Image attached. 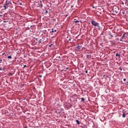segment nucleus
<instances>
[{
  "instance_id": "1",
  "label": "nucleus",
  "mask_w": 128,
  "mask_h": 128,
  "mask_svg": "<svg viewBox=\"0 0 128 128\" xmlns=\"http://www.w3.org/2000/svg\"><path fill=\"white\" fill-rule=\"evenodd\" d=\"M74 50L76 52H80L82 50V46L80 44H77L74 47Z\"/></svg>"
},
{
  "instance_id": "2",
  "label": "nucleus",
  "mask_w": 128,
  "mask_h": 128,
  "mask_svg": "<svg viewBox=\"0 0 128 128\" xmlns=\"http://www.w3.org/2000/svg\"><path fill=\"white\" fill-rule=\"evenodd\" d=\"M12 4V2L10 1H8L6 0V3L4 4V10H6V8H8V6H10V4Z\"/></svg>"
},
{
  "instance_id": "3",
  "label": "nucleus",
  "mask_w": 128,
  "mask_h": 128,
  "mask_svg": "<svg viewBox=\"0 0 128 128\" xmlns=\"http://www.w3.org/2000/svg\"><path fill=\"white\" fill-rule=\"evenodd\" d=\"M112 10H113L114 14H116L120 10V8H118V7L116 6L113 8Z\"/></svg>"
},
{
  "instance_id": "4",
  "label": "nucleus",
  "mask_w": 128,
  "mask_h": 128,
  "mask_svg": "<svg viewBox=\"0 0 128 128\" xmlns=\"http://www.w3.org/2000/svg\"><path fill=\"white\" fill-rule=\"evenodd\" d=\"M80 22H82V20H76V19H74V21L73 22V23L76 24V26H80Z\"/></svg>"
},
{
  "instance_id": "5",
  "label": "nucleus",
  "mask_w": 128,
  "mask_h": 128,
  "mask_svg": "<svg viewBox=\"0 0 128 128\" xmlns=\"http://www.w3.org/2000/svg\"><path fill=\"white\" fill-rule=\"evenodd\" d=\"M92 26H98V28L100 27V24L98 22H96V21H94L93 20H92Z\"/></svg>"
},
{
  "instance_id": "6",
  "label": "nucleus",
  "mask_w": 128,
  "mask_h": 128,
  "mask_svg": "<svg viewBox=\"0 0 128 128\" xmlns=\"http://www.w3.org/2000/svg\"><path fill=\"white\" fill-rule=\"evenodd\" d=\"M64 106L66 108H72V106L70 103H66L64 104Z\"/></svg>"
},
{
  "instance_id": "7",
  "label": "nucleus",
  "mask_w": 128,
  "mask_h": 128,
  "mask_svg": "<svg viewBox=\"0 0 128 128\" xmlns=\"http://www.w3.org/2000/svg\"><path fill=\"white\" fill-rule=\"evenodd\" d=\"M36 4H38L37 6H38L39 8H42V1L36 2Z\"/></svg>"
},
{
  "instance_id": "8",
  "label": "nucleus",
  "mask_w": 128,
  "mask_h": 128,
  "mask_svg": "<svg viewBox=\"0 0 128 128\" xmlns=\"http://www.w3.org/2000/svg\"><path fill=\"white\" fill-rule=\"evenodd\" d=\"M40 36V34H38L36 32H34L33 34V38H35V40H38V38H36V36Z\"/></svg>"
},
{
  "instance_id": "9",
  "label": "nucleus",
  "mask_w": 128,
  "mask_h": 128,
  "mask_svg": "<svg viewBox=\"0 0 128 128\" xmlns=\"http://www.w3.org/2000/svg\"><path fill=\"white\" fill-rule=\"evenodd\" d=\"M26 30H27L28 32H33L34 31L33 30H32V29L28 28V29H27Z\"/></svg>"
},
{
  "instance_id": "10",
  "label": "nucleus",
  "mask_w": 128,
  "mask_h": 128,
  "mask_svg": "<svg viewBox=\"0 0 128 128\" xmlns=\"http://www.w3.org/2000/svg\"><path fill=\"white\" fill-rule=\"evenodd\" d=\"M56 32V30H54V28L52 29V31H50V32Z\"/></svg>"
},
{
  "instance_id": "11",
  "label": "nucleus",
  "mask_w": 128,
  "mask_h": 128,
  "mask_svg": "<svg viewBox=\"0 0 128 128\" xmlns=\"http://www.w3.org/2000/svg\"><path fill=\"white\" fill-rule=\"evenodd\" d=\"M122 113H123V114L122 115V118H126V114L124 113V111L122 112Z\"/></svg>"
},
{
  "instance_id": "12",
  "label": "nucleus",
  "mask_w": 128,
  "mask_h": 128,
  "mask_svg": "<svg viewBox=\"0 0 128 128\" xmlns=\"http://www.w3.org/2000/svg\"><path fill=\"white\" fill-rule=\"evenodd\" d=\"M116 56H118V58H120V54H118V53H116Z\"/></svg>"
},
{
  "instance_id": "13",
  "label": "nucleus",
  "mask_w": 128,
  "mask_h": 128,
  "mask_svg": "<svg viewBox=\"0 0 128 128\" xmlns=\"http://www.w3.org/2000/svg\"><path fill=\"white\" fill-rule=\"evenodd\" d=\"M122 14L126 15V10H122Z\"/></svg>"
},
{
  "instance_id": "14",
  "label": "nucleus",
  "mask_w": 128,
  "mask_h": 128,
  "mask_svg": "<svg viewBox=\"0 0 128 128\" xmlns=\"http://www.w3.org/2000/svg\"><path fill=\"white\" fill-rule=\"evenodd\" d=\"M76 122L77 124H80V121L78 120H76Z\"/></svg>"
},
{
  "instance_id": "15",
  "label": "nucleus",
  "mask_w": 128,
  "mask_h": 128,
  "mask_svg": "<svg viewBox=\"0 0 128 128\" xmlns=\"http://www.w3.org/2000/svg\"><path fill=\"white\" fill-rule=\"evenodd\" d=\"M39 44H41V42H42V40L40 39L38 41Z\"/></svg>"
},
{
  "instance_id": "16",
  "label": "nucleus",
  "mask_w": 128,
  "mask_h": 128,
  "mask_svg": "<svg viewBox=\"0 0 128 128\" xmlns=\"http://www.w3.org/2000/svg\"><path fill=\"white\" fill-rule=\"evenodd\" d=\"M125 37H126V34H124L122 38H124Z\"/></svg>"
},
{
  "instance_id": "17",
  "label": "nucleus",
  "mask_w": 128,
  "mask_h": 128,
  "mask_svg": "<svg viewBox=\"0 0 128 128\" xmlns=\"http://www.w3.org/2000/svg\"><path fill=\"white\" fill-rule=\"evenodd\" d=\"M81 102H84V98H82V99H81Z\"/></svg>"
},
{
  "instance_id": "18",
  "label": "nucleus",
  "mask_w": 128,
  "mask_h": 128,
  "mask_svg": "<svg viewBox=\"0 0 128 128\" xmlns=\"http://www.w3.org/2000/svg\"><path fill=\"white\" fill-rule=\"evenodd\" d=\"M109 36H112H112H114V35L112 34V33H110L109 34Z\"/></svg>"
},
{
  "instance_id": "19",
  "label": "nucleus",
  "mask_w": 128,
  "mask_h": 128,
  "mask_svg": "<svg viewBox=\"0 0 128 128\" xmlns=\"http://www.w3.org/2000/svg\"><path fill=\"white\" fill-rule=\"evenodd\" d=\"M52 46H54V44H52L48 46H50V48Z\"/></svg>"
},
{
  "instance_id": "20",
  "label": "nucleus",
  "mask_w": 128,
  "mask_h": 128,
  "mask_svg": "<svg viewBox=\"0 0 128 128\" xmlns=\"http://www.w3.org/2000/svg\"><path fill=\"white\" fill-rule=\"evenodd\" d=\"M8 58H12V56H8Z\"/></svg>"
},
{
  "instance_id": "21",
  "label": "nucleus",
  "mask_w": 128,
  "mask_h": 128,
  "mask_svg": "<svg viewBox=\"0 0 128 128\" xmlns=\"http://www.w3.org/2000/svg\"><path fill=\"white\" fill-rule=\"evenodd\" d=\"M128 2V0H124V4H127Z\"/></svg>"
},
{
  "instance_id": "22",
  "label": "nucleus",
  "mask_w": 128,
  "mask_h": 128,
  "mask_svg": "<svg viewBox=\"0 0 128 128\" xmlns=\"http://www.w3.org/2000/svg\"><path fill=\"white\" fill-rule=\"evenodd\" d=\"M2 60L0 59V64H2Z\"/></svg>"
},
{
  "instance_id": "23",
  "label": "nucleus",
  "mask_w": 128,
  "mask_h": 128,
  "mask_svg": "<svg viewBox=\"0 0 128 128\" xmlns=\"http://www.w3.org/2000/svg\"><path fill=\"white\" fill-rule=\"evenodd\" d=\"M120 70H122V68H119Z\"/></svg>"
},
{
  "instance_id": "24",
  "label": "nucleus",
  "mask_w": 128,
  "mask_h": 128,
  "mask_svg": "<svg viewBox=\"0 0 128 128\" xmlns=\"http://www.w3.org/2000/svg\"><path fill=\"white\" fill-rule=\"evenodd\" d=\"M74 102H75L74 104H76V102H78V100H74Z\"/></svg>"
},
{
  "instance_id": "25",
  "label": "nucleus",
  "mask_w": 128,
  "mask_h": 128,
  "mask_svg": "<svg viewBox=\"0 0 128 128\" xmlns=\"http://www.w3.org/2000/svg\"><path fill=\"white\" fill-rule=\"evenodd\" d=\"M123 80H124V82H126V79L124 78V79H123Z\"/></svg>"
},
{
  "instance_id": "26",
  "label": "nucleus",
  "mask_w": 128,
  "mask_h": 128,
  "mask_svg": "<svg viewBox=\"0 0 128 128\" xmlns=\"http://www.w3.org/2000/svg\"><path fill=\"white\" fill-rule=\"evenodd\" d=\"M85 72H86V74H88V70H86L85 71Z\"/></svg>"
},
{
  "instance_id": "27",
  "label": "nucleus",
  "mask_w": 128,
  "mask_h": 128,
  "mask_svg": "<svg viewBox=\"0 0 128 128\" xmlns=\"http://www.w3.org/2000/svg\"><path fill=\"white\" fill-rule=\"evenodd\" d=\"M2 70V67H0V70Z\"/></svg>"
},
{
  "instance_id": "28",
  "label": "nucleus",
  "mask_w": 128,
  "mask_h": 128,
  "mask_svg": "<svg viewBox=\"0 0 128 128\" xmlns=\"http://www.w3.org/2000/svg\"><path fill=\"white\" fill-rule=\"evenodd\" d=\"M42 75H39V78H42Z\"/></svg>"
},
{
  "instance_id": "29",
  "label": "nucleus",
  "mask_w": 128,
  "mask_h": 128,
  "mask_svg": "<svg viewBox=\"0 0 128 128\" xmlns=\"http://www.w3.org/2000/svg\"><path fill=\"white\" fill-rule=\"evenodd\" d=\"M48 10L46 11V14H48Z\"/></svg>"
},
{
  "instance_id": "30",
  "label": "nucleus",
  "mask_w": 128,
  "mask_h": 128,
  "mask_svg": "<svg viewBox=\"0 0 128 128\" xmlns=\"http://www.w3.org/2000/svg\"><path fill=\"white\" fill-rule=\"evenodd\" d=\"M24 68H26V65H24Z\"/></svg>"
},
{
  "instance_id": "31",
  "label": "nucleus",
  "mask_w": 128,
  "mask_h": 128,
  "mask_svg": "<svg viewBox=\"0 0 128 128\" xmlns=\"http://www.w3.org/2000/svg\"><path fill=\"white\" fill-rule=\"evenodd\" d=\"M122 4H123V6H124V2H123L122 3Z\"/></svg>"
},
{
  "instance_id": "32",
  "label": "nucleus",
  "mask_w": 128,
  "mask_h": 128,
  "mask_svg": "<svg viewBox=\"0 0 128 128\" xmlns=\"http://www.w3.org/2000/svg\"><path fill=\"white\" fill-rule=\"evenodd\" d=\"M65 16L66 18V16H68V14L65 15Z\"/></svg>"
},
{
  "instance_id": "33",
  "label": "nucleus",
  "mask_w": 128,
  "mask_h": 128,
  "mask_svg": "<svg viewBox=\"0 0 128 128\" xmlns=\"http://www.w3.org/2000/svg\"><path fill=\"white\" fill-rule=\"evenodd\" d=\"M10 74L11 76H12V73H10Z\"/></svg>"
},
{
  "instance_id": "34",
  "label": "nucleus",
  "mask_w": 128,
  "mask_h": 128,
  "mask_svg": "<svg viewBox=\"0 0 128 128\" xmlns=\"http://www.w3.org/2000/svg\"><path fill=\"white\" fill-rule=\"evenodd\" d=\"M106 78H110V77H109V76H106Z\"/></svg>"
},
{
  "instance_id": "35",
  "label": "nucleus",
  "mask_w": 128,
  "mask_h": 128,
  "mask_svg": "<svg viewBox=\"0 0 128 128\" xmlns=\"http://www.w3.org/2000/svg\"><path fill=\"white\" fill-rule=\"evenodd\" d=\"M68 68H66V70H68Z\"/></svg>"
},
{
  "instance_id": "36",
  "label": "nucleus",
  "mask_w": 128,
  "mask_h": 128,
  "mask_svg": "<svg viewBox=\"0 0 128 128\" xmlns=\"http://www.w3.org/2000/svg\"><path fill=\"white\" fill-rule=\"evenodd\" d=\"M4 53H3V54H2V55H3V56H4Z\"/></svg>"
},
{
  "instance_id": "37",
  "label": "nucleus",
  "mask_w": 128,
  "mask_h": 128,
  "mask_svg": "<svg viewBox=\"0 0 128 128\" xmlns=\"http://www.w3.org/2000/svg\"><path fill=\"white\" fill-rule=\"evenodd\" d=\"M72 6H71V8H72Z\"/></svg>"
},
{
  "instance_id": "38",
  "label": "nucleus",
  "mask_w": 128,
  "mask_h": 128,
  "mask_svg": "<svg viewBox=\"0 0 128 128\" xmlns=\"http://www.w3.org/2000/svg\"><path fill=\"white\" fill-rule=\"evenodd\" d=\"M93 8H94V6H93Z\"/></svg>"
},
{
  "instance_id": "39",
  "label": "nucleus",
  "mask_w": 128,
  "mask_h": 128,
  "mask_svg": "<svg viewBox=\"0 0 128 128\" xmlns=\"http://www.w3.org/2000/svg\"><path fill=\"white\" fill-rule=\"evenodd\" d=\"M69 40H70V39H69Z\"/></svg>"
},
{
  "instance_id": "40",
  "label": "nucleus",
  "mask_w": 128,
  "mask_h": 128,
  "mask_svg": "<svg viewBox=\"0 0 128 128\" xmlns=\"http://www.w3.org/2000/svg\"><path fill=\"white\" fill-rule=\"evenodd\" d=\"M127 84H128V82H127Z\"/></svg>"
},
{
  "instance_id": "41",
  "label": "nucleus",
  "mask_w": 128,
  "mask_h": 128,
  "mask_svg": "<svg viewBox=\"0 0 128 128\" xmlns=\"http://www.w3.org/2000/svg\"><path fill=\"white\" fill-rule=\"evenodd\" d=\"M101 34H102V33Z\"/></svg>"
},
{
  "instance_id": "42",
  "label": "nucleus",
  "mask_w": 128,
  "mask_h": 128,
  "mask_svg": "<svg viewBox=\"0 0 128 128\" xmlns=\"http://www.w3.org/2000/svg\"><path fill=\"white\" fill-rule=\"evenodd\" d=\"M120 40H122V39H120Z\"/></svg>"
}]
</instances>
